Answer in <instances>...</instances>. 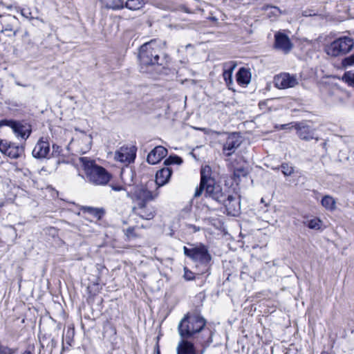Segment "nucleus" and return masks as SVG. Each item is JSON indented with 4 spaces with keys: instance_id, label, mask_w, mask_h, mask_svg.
Here are the masks:
<instances>
[{
    "instance_id": "35",
    "label": "nucleus",
    "mask_w": 354,
    "mask_h": 354,
    "mask_svg": "<svg viewBox=\"0 0 354 354\" xmlns=\"http://www.w3.org/2000/svg\"><path fill=\"white\" fill-rule=\"evenodd\" d=\"M184 277L186 280H192L194 279V273L189 270L187 268H184Z\"/></svg>"
},
{
    "instance_id": "29",
    "label": "nucleus",
    "mask_w": 354,
    "mask_h": 354,
    "mask_svg": "<svg viewBox=\"0 0 354 354\" xmlns=\"http://www.w3.org/2000/svg\"><path fill=\"white\" fill-rule=\"evenodd\" d=\"M342 66L344 68L354 66V53L348 57H345L342 61Z\"/></svg>"
},
{
    "instance_id": "38",
    "label": "nucleus",
    "mask_w": 354,
    "mask_h": 354,
    "mask_svg": "<svg viewBox=\"0 0 354 354\" xmlns=\"http://www.w3.org/2000/svg\"><path fill=\"white\" fill-rule=\"evenodd\" d=\"M34 346H28V348L24 351L21 352V354H34Z\"/></svg>"
},
{
    "instance_id": "44",
    "label": "nucleus",
    "mask_w": 354,
    "mask_h": 354,
    "mask_svg": "<svg viewBox=\"0 0 354 354\" xmlns=\"http://www.w3.org/2000/svg\"><path fill=\"white\" fill-rule=\"evenodd\" d=\"M124 172H122V173H121L122 178H123V175H124Z\"/></svg>"
},
{
    "instance_id": "20",
    "label": "nucleus",
    "mask_w": 354,
    "mask_h": 354,
    "mask_svg": "<svg viewBox=\"0 0 354 354\" xmlns=\"http://www.w3.org/2000/svg\"><path fill=\"white\" fill-rule=\"evenodd\" d=\"M24 153V147L21 146L17 145L14 143H10L8 151L6 153V156L11 158H18Z\"/></svg>"
},
{
    "instance_id": "7",
    "label": "nucleus",
    "mask_w": 354,
    "mask_h": 354,
    "mask_svg": "<svg viewBox=\"0 0 354 354\" xmlns=\"http://www.w3.org/2000/svg\"><path fill=\"white\" fill-rule=\"evenodd\" d=\"M183 251L185 255L197 264L206 266L211 260L207 247L202 243L192 245L191 248L184 246Z\"/></svg>"
},
{
    "instance_id": "42",
    "label": "nucleus",
    "mask_w": 354,
    "mask_h": 354,
    "mask_svg": "<svg viewBox=\"0 0 354 354\" xmlns=\"http://www.w3.org/2000/svg\"><path fill=\"white\" fill-rule=\"evenodd\" d=\"M321 354H328V353L326 351H323Z\"/></svg>"
},
{
    "instance_id": "18",
    "label": "nucleus",
    "mask_w": 354,
    "mask_h": 354,
    "mask_svg": "<svg viewBox=\"0 0 354 354\" xmlns=\"http://www.w3.org/2000/svg\"><path fill=\"white\" fill-rule=\"evenodd\" d=\"M225 206L229 214L236 216L240 210L239 202L232 196H228L226 201H224Z\"/></svg>"
},
{
    "instance_id": "36",
    "label": "nucleus",
    "mask_w": 354,
    "mask_h": 354,
    "mask_svg": "<svg viewBox=\"0 0 354 354\" xmlns=\"http://www.w3.org/2000/svg\"><path fill=\"white\" fill-rule=\"evenodd\" d=\"M134 227H129L128 229L126 230L125 234L128 238H132L136 236L134 233Z\"/></svg>"
},
{
    "instance_id": "9",
    "label": "nucleus",
    "mask_w": 354,
    "mask_h": 354,
    "mask_svg": "<svg viewBox=\"0 0 354 354\" xmlns=\"http://www.w3.org/2000/svg\"><path fill=\"white\" fill-rule=\"evenodd\" d=\"M274 85L280 89L292 88L299 84V79L295 75L283 73H280L274 77Z\"/></svg>"
},
{
    "instance_id": "37",
    "label": "nucleus",
    "mask_w": 354,
    "mask_h": 354,
    "mask_svg": "<svg viewBox=\"0 0 354 354\" xmlns=\"http://www.w3.org/2000/svg\"><path fill=\"white\" fill-rule=\"evenodd\" d=\"M111 187L113 190L116 191V192H119V191L125 189L123 186L119 185H111Z\"/></svg>"
},
{
    "instance_id": "26",
    "label": "nucleus",
    "mask_w": 354,
    "mask_h": 354,
    "mask_svg": "<svg viewBox=\"0 0 354 354\" xmlns=\"http://www.w3.org/2000/svg\"><path fill=\"white\" fill-rule=\"evenodd\" d=\"M342 80L348 85L354 86V72L348 71L345 73Z\"/></svg>"
},
{
    "instance_id": "4",
    "label": "nucleus",
    "mask_w": 354,
    "mask_h": 354,
    "mask_svg": "<svg viewBox=\"0 0 354 354\" xmlns=\"http://www.w3.org/2000/svg\"><path fill=\"white\" fill-rule=\"evenodd\" d=\"M89 182L97 185H106L111 178V174L102 167L95 164L94 160L87 157L79 159Z\"/></svg>"
},
{
    "instance_id": "6",
    "label": "nucleus",
    "mask_w": 354,
    "mask_h": 354,
    "mask_svg": "<svg viewBox=\"0 0 354 354\" xmlns=\"http://www.w3.org/2000/svg\"><path fill=\"white\" fill-rule=\"evenodd\" d=\"M354 46L353 39L349 37H339L325 47L326 54L330 57H338L349 53Z\"/></svg>"
},
{
    "instance_id": "45",
    "label": "nucleus",
    "mask_w": 354,
    "mask_h": 354,
    "mask_svg": "<svg viewBox=\"0 0 354 354\" xmlns=\"http://www.w3.org/2000/svg\"><path fill=\"white\" fill-rule=\"evenodd\" d=\"M6 30H7L8 29H6ZM8 30H9L10 31H12V30L11 28H10V29H8Z\"/></svg>"
},
{
    "instance_id": "33",
    "label": "nucleus",
    "mask_w": 354,
    "mask_h": 354,
    "mask_svg": "<svg viewBox=\"0 0 354 354\" xmlns=\"http://www.w3.org/2000/svg\"><path fill=\"white\" fill-rule=\"evenodd\" d=\"M10 145V142L6 140L0 139V151L6 154V151H8V149Z\"/></svg>"
},
{
    "instance_id": "5",
    "label": "nucleus",
    "mask_w": 354,
    "mask_h": 354,
    "mask_svg": "<svg viewBox=\"0 0 354 354\" xmlns=\"http://www.w3.org/2000/svg\"><path fill=\"white\" fill-rule=\"evenodd\" d=\"M205 324V320L199 315L187 314L178 324L179 335L183 339L190 338L199 333Z\"/></svg>"
},
{
    "instance_id": "1",
    "label": "nucleus",
    "mask_w": 354,
    "mask_h": 354,
    "mask_svg": "<svg viewBox=\"0 0 354 354\" xmlns=\"http://www.w3.org/2000/svg\"><path fill=\"white\" fill-rule=\"evenodd\" d=\"M158 195V192L153 193L144 187H136L132 193L127 192V196L135 204L133 211L140 218L146 220H150L155 216L154 208L149 205L148 202L156 198Z\"/></svg>"
},
{
    "instance_id": "43",
    "label": "nucleus",
    "mask_w": 354,
    "mask_h": 354,
    "mask_svg": "<svg viewBox=\"0 0 354 354\" xmlns=\"http://www.w3.org/2000/svg\"><path fill=\"white\" fill-rule=\"evenodd\" d=\"M157 354H160V351L159 349L157 350Z\"/></svg>"
},
{
    "instance_id": "30",
    "label": "nucleus",
    "mask_w": 354,
    "mask_h": 354,
    "mask_svg": "<svg viewBox=\"0 0 354 354\" xmlns=\"http://www.w3.org/2000/svg\"><path fill=\"white\" fill-rule=\"evenodd\" d=\"M124 6L122 0H111L109 5V8L113 10L122 9Z\"/></svg>"
},
{
    "instance_id": "22",
    "label": "nucleus",
    "mask_w": 354,
    "mask_h": 354,
    "mask_svg": "<svg viewBox=\"0 0 354 354\" xmlns=\"http://www.w3.org/2000/svg\"><path fill=\"white\" fill-rule=\"evenodd\" d=\"M145 3V0H127L124 7L131 10H138L143 8Z\"/></svg>"
},
{
    "instance_id": "19",
    "label": "nucleus",
    "mask_w": 354,
    "mask_h": 354,
    "mask_svg": "<svg viewBox=\"0 0 354 354\" xmlns=\"http://www.w3.org/2000/svg\"><path fill=\"white\" fill-rule=\"evenodd\" d=\"M251 73L248 69L241 68L236 73V81L240 85H248L250 82Z\"/></svg>"
},
{
    "instance_id": "11",
    "label": "nucleus",
    "mask_w": 354,
    "mask_h": 354,
    "mask_svg": "<svg viewBox=\"0 0 354 354\" xmlns=\"http://www.w3.org/2000/svg\"><path fill=\"white\" fill-rule=\"evenodd\" d=\"M241 144V137L237 133H231L227 136L226 141L223 145V153L225 156H230L235 152Z\"/></svg>"
},
{
    "instance_id": "12",
    "label": "nucleus",
    "mask_w": 354,
    "mask_h": 354,
    "mask_svg": "<svg viewBox=\"0 0 354 354\" xmlns=\"http://www.w3.org/2000/svg\"><path fill=\"white\" fill-rule=\"evenodd\" d=\"M92 143V136L81 131L78 138L72 140L71 145L77 146L78 151L82 153H85L91 149Z\"/></svg>"
},
{
    "instance_id": "40",
    "label": "nucleus",
    "mask_w": 354,
    "mask_h": 354,
    "mask_svg": "<svg viewBox=\"0 0 354 354\" xmlns=\"http://www.w3.org/2000/svg\"><path fill=\"white\" fill-rule=\"evenodd\" d=\"M189 227L191 228V229H193L194 232H198V231L200 230V227H196V226H195L194 225H189Z\"/></svg>"
},
{
    "instance_id": "14",
    "label": "nucleus",
    "mask_w": 354,
    "mask_h": 354,
    "mask_svg": "<svg viewBox=\"0 0 354 354\" xmlns=\"http://www.w3.org/2000/svg\"><path fill=\"white\" fill-rule=\"evenodd\" d=\"M176 353L177 354H203V351H198L192 342L182 338L177 345Z\"/></svg>"
},
{
    "instance_id": "24",
    "label": "nucleus",
    "mask_w": 354,
    "mask_h": 354,
    "mask_svg": "<svg viewBox=\"0 0 354 354\" xmlns=\"http://www.w3.org/2000/svg\"><path fill=\"white\" fill-rule=\"evenodd\" d=\"M322 221L318 218H314L308 221L307 226L310 229L319 230L322 227Z\"/></svg>"
},
{
    "instance_id": "32",
    "label": "nucleus",
    "mask_w": 354,
    "mask_h": 354,
    "mask_svg": "<svg viewBox=\"0 0 354 354\" xmlns=\"http://www.w3.org/2000/svg\"><path fill=\"white\" fill-rule=\"evenodd\" d=\"M84 209L87 212L94 215L95 217H97L99 218L101 217V215L103 213V212L101 209L91 207H86Z\"/></svg>"
},
{
    "instance_id": "27",
    "label": "nucleus",
    "mask_w": 354,
    "mask_h": 354,
    "mask_svg": "<svg viewBox=\"0 0 354 354\" xmlns=\"http://www.w3.org/2000/svg\"><path fill=\"white\" fill-rule=\"evenodd\" d=\"M17 352V348H10L0 344V354H16Z\"/></svg>"
},
{
    "instance_id": "3",
    "label": "nucleus",
    "mask_w": 354,
    "mask_h": 354,
    "mask_svg": "<svg viewBox=\"0 0 354 354\" xmlns=\"http://www.w3.org/2000/svg\"><path fill=\"white\" fill-rule=\"evenodd\" d=\"M212 169L205 165L201 170V183L196 187L194 196L199 197L204 192L205 197L211 198L218 202L224 201V195L218 185H216L214 179L212 178Z\"/></svg>"
},
{
    "instance_id": "21",
    "label": "nucleus",
    "mask_w": 354,
    "mask_h": 354,
    "mask_svg": "<svg viewBox=\"0 0 354 354\" xmlns=\"http://www.w3.org/2000/svg\"><path fill=\"white\" fill-rule=\"evenodd\" d=\"M321 203L328 211L333 212L336 209V201L331 196H324L321 201Z\"/></svg>"
},
{
    "instance_id": "16",
    "label": "nucleus",
    "mask_w": 354,
    "mask_h": 354,
    "mask_svg": "<svg viewBox=\"0 0 354 354\" xmlns=\"http://www.w3.org/2000/svg\"><path fill=\"white\" fill-rule=\"evenodd\" d=\"M50 151V145L46 140L41 138L38 140L32 150V156L35 158H46Z\"/></svg>"
},
{
    "instance_id": "23",
    "label": "nucleus",
    "mask_w": 354,
    "mask_h": 354,
    "mask_svg": "<svg viewBox=\"0 0 354 354\" xmlns=\"http://www.w3.org/2000/svg\"><path fill=\"white\" fill-rule=\"evenodd\" d=\"M236 67V65L234 64H225V69L223 73V78L225 81V82L227 84H230L232 82V73Z\"/></svg>"
},
{
    "instance_id": "8",
    "label": "nucleus",
    "mask_w": 354,
    "mask_h": 354,
    "mask_svg": "<svg viewBox=\"0 0 354 354\" xmlns=\"http://www.w3.org/2000/svg\"><path fill=\"white\" fill-rule=\"evenodd\" d=\"M3 126L9 127L17 137L25 140L29 137L31 133L30 127L20 122L8 120H0V127Z\"/></svg>"
},
{
    "instance_id": "41",
    "label": "nucleus",
    "mask_w": 354,
    "mask_h": 354,
    "mask_svg": "<svg viewBox=\"0 0 354 354\" xmlns=\"http://www.w3.org/2000/svg\"><path fill=\"white\" fill-rule=\"evenodd\" d=\"M261 203H265V200H264V198H262L261 199Z\"/></svg>"
},
{
    "instance_id": "17",
    "label": "nucleus",
    "mask_w": 354,
    "mask_h": 354,
    "mask_svg": "<svg viewBox=\"0 0 354 354\" xmlns=\"http://www.w3.org/2000/svg\"><path fill=\"white\" fill-rule=\"evenodd\" d=\"M172 170L169 167H165L156 172V183L158 187L163 186L167 184L171 177Z\"/></svg>"
},
{
    "instance_id": "39",
    "label": "nucleus",
    "mask_w": 354,
    "mask_h": 354,
    "mask_svg": "<svg viewBox=\"0 0 354 354\" xmlns=\"http://www.w3.org/2000/svg\"><path fill=\"white\" fill-rule=\"evenodd\" d=\"M21 15L25 17L28 18L30 17V12H28L27 9L23 8L21 10Z\"/></svg>"
},
{
    "instance_id": "34",
    "label": "nucleus",
    "mask_w": 354,
    "mask_h": 354,
    "mask_svg": "<svg viewBox=\"0 0 354 354\" xmlns=\"http://www.w3.org/2000/svg\"><path fill=\"white\" fill-rule=\"evenodd\" d=\"M268 15L270 17V15L278 16L280 14V10L277 7L270 6L267 8Z\"/></svg>"
},
{
    "instance_id": "28",
    "label": "nucleus",
    "mask_w": 354,
    "mask_h": 354,
    "mask_svg": "<svg viewBox=\"0 0 354 354\" xmlns=\"http://www.w3.org/2000/svg\"><path fill=\"white\" fill-rule=\"evenodd\" d=\"M182 159L178 156H169L165 160V165H169L171 164L180 165L182 163Z\"/></svg>"
},
{
    "instance_id": "2",
    "label": "nucleus",
    "mask_w": 354,
    "mask_h": 354,
    "mask_svg": "<svg viewBox=\"0 0 354 354\" xmlns=\"http://www.w3.org/2000/svg\"><path fill=\"white\" fill-rule=\"evenodd\" d=\"M165 43L160 40L153 39L141 46L139 51V59L142 66L162 65L165 62L162 50Z\"/></svg>"
},
{
    "instance_id": "31",
    "label": "nucleus",
    "mask_w": 354,
    "mask_h": 354,
    "mask_svg": "<svg viewBox=\"0 0 354 354\" xmlns=\"http://www.w3.org/2000/svg\"><path fill=\"white\" fill-rule=\"evenodd\" d=\"M248 171V170L244 167H239L236 168L234 171V176L236 178H240L241 177L246 176Z\"/></svg>"
},
{
    "instance_id": "25",
    "label": "nucleus",
    "mask_w": 354,
    "mask_h": 354,
    "mask_svg": "<svg viewBox=\"0 0 354 354\" xmlns=\"http://www.w3.org/2000/svg\"><path fill=\"white\" fill-rule=\"evenodd\" d=\"M281 168L283 174L286 176H291L294 173V167L288 163H283Z\"/></svg>"
},
{
    "instance_id": "10",
    "label": "nucleus",
    "mask_w": 354,
    "mask_h": 354,
    "mask_svg": "<svg viewBox=\"0 0 354 354\" xmlns=\"http://www.w3.org/2000/svg\"><path fill=\"white\" fill-rule=\"evenodd\" d=\"M136 150L133 147H122L114 153L115 161L126 165L133 162L136 158Z\"/></svg>"
},
{
    "instance_id": "13",
    "label": "nucleus",
    "mask_w": 354,
    "mask_h": 354,
    "mask_svg": "<svg viewBox=\"0 0 354 354\" xmlns=\"http://www.w3.org/2000/svg\"><path fill=\"white\" fill-rule=\"evenodd\" d=\"M293 45L288 35L282 32H277L274 35V48L284 53H288Z\"/></svg>"
},
{
    "instance_id": "15",
    "label": "nucleus",
    "mask_w": 354,
    "mask_h": 354,
    "mask_svg": "<svg viewBox=\"0 0 354 354\" xmlns=\"http://www.w3.org/2000/svg\"><path fill=\"white\" fill-rule=\"evenodd\" d=\"M167 154V150L162 146H157L147 156V160L151 165L158 163Z\"/></svg>"
}]
</instances>
